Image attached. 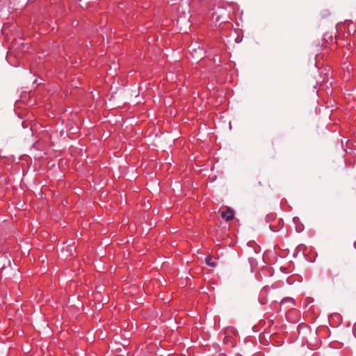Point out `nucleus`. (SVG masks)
<instances>
[{"label": "nucleus", "mask_w": 356, "mask_h": 356, "mask_svg": "<svg viewBox=\"0 0 356 356\" xmlns=\"http://www.w3.org/2000/svg\"><path fill=\"white\" fill-rule=\"evenodd\" d=\"M22 156H19V161H21V160H22Z\"/></svg>", "instance_id": "f8f14e48"}, {"label": "nucleus", "mask_w": 356, "mask_h": 356, "mask_svg": "<svg viewBox=\"0 0 356 356\" xmlns=\"http://www.w3.org/2000/svg\"><path fill=\"white\" fill-rule=\"evenodd\" d=\"M193 51H195V52H192V56H193V58H195V54H197L198 52L196 50H195V49H193Z\"/></svg>", "instance_id": "1a4fd4ad"}, {"label": "nucleus", "mask_w": 356, "mask_h": 356, "mask_svg": "<svg viewBox=\"0 0 356 356\" xmlns=\"http://www.w3.org/2000/svg\"><path fill=\"white\" fill-rule=\"evenodd\" d=\"M199 55L197 56L196 58L197 59L199 57H201L203 54V50L202 49H200L199 51Z\"/></svg>", "instance_id": "6e6552de"}, {"label": "nucleus", "mask_w": 356, "mask_h": 356, "mask_svg": "<svg viewBox=\"0 0 356 356\" xmlns=\"http://www.w3.org/2000/svg\"><path fill=\"white\" fill-rule=\"evenodd\" d=\"M353 332L354 336L356 337V323L353 325Z\"/></svg>", "instance_id": "0eeeda50"}, {"label": "nucleus", "mask_w": 356, "mask_h": 356, "mask_svg": "<svg viewBox=\"0 0 356 356\" xmlns=\"http://www.w3.org/2000/svg\"><path fill=\"white\" fill-rule=\"evenodd\" d=\"M221 217L226 221H230L234 218V213L229 207H226L220 211Z\"/></svg>", "instance_id": "f257e3e1"}, {"label": "nucleus", "mask_w": 356, "mask_h": 356, "mask_svg": "<svg viewBox=\"0 0 356 356\" xmlns=\"http://www.w3.org/2000/svg\"><path fill=\"white\" fill-rule=\"evenodd\" d=\"M211 260H212L211 257L208 256L205 259V262L207 265H209L210 266H212V267L216 266V264L214 262H213Z\"/></svg>", "instance_id": "423d86ee"}, {"label": "nucleus", "mask_w": 356, "mask_h": 356, "mask_svg": "<svg viewBox=\"0 0 356 356\" xmlns=\"http://www.w3.org/2000/svg\"><path fill=\"white\" fill-rule=\"evenodd\" d=\"M270 217L271 216H266V219L268 220Z\"/></svg>", "instance_id": "9d476101"}, {"label": "nucleus", "mask_w": 356, "mask_h": 356, "mask_svg": "<svg viewBox=\"0 0 356 356\" xmlns=\"http://www.w3.org/2000/svg\"><path fill=\"white\" fill-rule=\"evenodd\" d=\"M284 226V222L282 219H275L273 224L269 225V228L272 232H277Z\"/></svg>", "instance_id": "f03ea898"}, {"label": "nucleus", "mask_w": 356, "mask_h": 356, "mask_svg": "<svg viewBox=\"0 0 356 356\" xmlns=\"http://www.w3.org/2000/svg\"><path fill=\"white\" fill-rule=\"evenodd\" d=\"M213 17H215L216 22H226L227 19V17H223L222 15H216V13L213 14Z\"/></svg>", "instance_id": "7ed1b4c3"}, {"label": "nucleus", "mask_w": 356, "mask_h": 356, "mask_svg": "<svg viewBox=\"0 0 356 356\" xmlns=\"http://www.w3.org/2000/svg\"><path fill=\"white\" fill-rule=\"evenodd\" d=\"M286 302L290 303L292 307L294 305V300L292 298H284L281 300V305Z\"/></svg>", "instance_id": "20e7f679"}, {"label": "nucleus", "mask_w": 356, "mask_h": 356, "mask_svg": "<svg viewBox=\"0 0 356 356\" xmlns=\"http://www.w3.org/2000/svg\"><path fill=\"white\" fill-rule=\"evenodd\" d=\"M228 330L233 331V330H232V329H231V328H228V330H227L226 332H227Z\"/></svg>", "instance_id": "9b49d317"}, {"label": "nucleus", "mask_w": 356, "mask_h": 356, "mask_svg": "<svg viewBox=\"0 0 356 356\" xmlns=\"http://www.w3.org/2000/svg\"><path fill=\"white\" fill-rule=\"evenodd\" d=\"M267 291H268V289L266 287L263 288L260 292V298H261L262 296L266 295L267 293ZM260 302L262 305H264V304H266V301L264 300H263L260 299Z\"/></svg>", "instance_id": "39448f33"}]
</instances>
